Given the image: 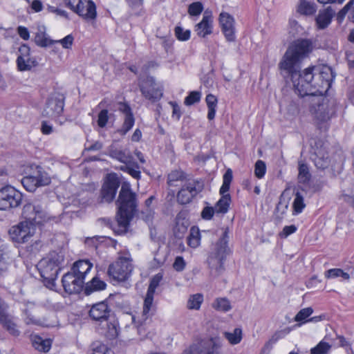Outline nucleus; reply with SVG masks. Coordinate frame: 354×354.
Masks as SVG:
<instances>
[{
  "label": "nucleus",
  "instance_id": "9b49d317",
  "mask_svg": "<svg viewBox=\"0 0 354 354\" xmlns=\"http://www.w3.org/2000/svg\"><path fill=\"white\" fill-rule=\"evenodd\" d=\"M314 74L322 78V82H318L319 93L326 94L331 86L335 74L331 67L327 65L313 66Z\"/></svg>",
  "mask_w": 354,
  "mask_h": 354
},
{
  "label": "nucleus",
  "instance_id": "a18cd8bd",
  "mask_svg": "<svg viewBox=\"0 0 354 354\" xmlns=\"http://www.w3.org/2000/svg\"><path fill=\"white\" fill-rule=\"evenodd\" d=\"M92 354H113L111 349L100 342H95L92 344Z\"/></svg>",
  "mask_w": 354,
  "mask_h": 354
},
{
  "label": "nucleus",
  "instance_id": "f3484780",
  "mask_svg": "<svg viewBox=\"0 0 354 354\" xmlns=\"http://www.w3.org/2000/svg\"><path fill=\"white\" fill-rule=\"evenodd\" d=\"M219 24L226 40L229 42L235 41L234 19L229 13L222 12L219 15Z\"/></svg>",
  "mask_w": 354,
  "mask_h": 354
},
{
  "label": "nucleus",
  "instance_id": "f257e3e1",
  "mask_svg": "<svg viewBox=\"0 0 354 354\" xmlns=\"http://www.w3.org/2000/svg\"><path fill=\"white\" fill-rule=\"evenodd\" d=\"M313 48L309 39H298L289 46L279 64L281 74L285 78L290 77L294 88L301 95H306L304 102L310 104V110L316 114L317 120L325 122L335 114V109L326 102L324 94L318 91V82L322 78L314 74L313 66L301 71V61L308 56Z\"/></svg>",
  "mask_w": 354,
  "mask_h": 354
},
{
  "label": "nucleus",
  "instance_id": "69168bd1",
  "mask_svg": "<svg viewBox=\"0 0 354 354\" xmlns=\"http://www.w3.org/2000/svg\"><path fill=\"white\" fill-rule=\"evenodd\" d=\"M73 37L71 35H68L64 38L60 40H55V43H59L64 48H70L73 42Z\"/></svg>",
  "mask_w": 354,
  "mask_h": 354
},
{
  "label": "nucleus",
  "instance_id": "3c124183",
  "mask_svg": "<svg viewBox=\"0 0 354 354\" xmlns=\"http://www.w3.org/2000/svg\"><path fill=\"white\" fill-rule=\"evenodd\" d=\"M214 307L223 312H227L231 309L230 301L225 298L217 299L214 304Z\"/></svg>",
  "mask_w": 354,
  "mask_h": 354
},
{
  "label": "nucleus",
  "instance_id": "8fccbe9b",
  "mask_svg": "<svg viewBox=\"0 0 354 354\" xmlns=\"http://www.w3.org/2000/svg\"><path fill=\"white\" fill-rule=\"evenodd\" d=\"M162 279V274L158 273L156 275H154L150 281L147 293L154 295L156 289L159 286L160 282L161 281Z\"/></svg>",
  "mask_w": 354,
  "mask_h": 354
},
{
  "label": "nucleus",
  "instance_id": "6e6552de",
  "mask_svg": "<svg viewBox=\"0 0 354 354\" xmlns=\"http://www.w3.org/2000/svg\"><path fill=\"white\" fill-rule=\"evenodd\" d=\"M36 227L29 222L21 221L12 226L8 231L10 239L19 243H24L35 234Z\"/></svg>",
  "mask_w": 354,
  "mask_h": 354
},
{
  "label": "nucleus",
  "instance_id": "7ed1b4c3",
  "mask_svg": "<svg viewBox=\"0 0 354 354\" xmlns=\"http://www.w3.org/2000/svg\"><path fill=\"white\" fill-rule=\"evenodd\" d=\"M228 229H225L221 237L212 245L207 262L210 270V274L214 277L221 274L224 270V261L230 253L227 246Z\"/></svg>",
  "mask_w": 354,
  "mask_h": 354
},
{
  "label": "nucleus",
  "instance_id": "1a4fd4ad",
  "mask_svg": "<svg viewBox=\"0 0 354 354\" xmlns=\"http://www.w3.org/2000/svg\"><path fill=\"white\" fill-rule=\"evenodd\" d=\"M221 346V343L218 338H211L192 345L183 354H218Z\"/></svg>",
  "mask_w": 354,
  "mask_h": 354
},
{
  "label": "nucleus",
  "instance_id": "09e8293b",
  "mask_svg": "<svg viewBox=\"0 0 354 354\" xmlns=\"http://www.w3.org/2000/svg\"><path fill=\"white\" fill-rule=\"evenodd\" d=\"M194 196L187 191L181 188L177 194V201L179 203L185 205L189 203Z\"/></svg>",
  "mask_w": 354,
  "mask_h": 354
},
{
  "label": "nucleus",
  "instance_id": "412c9836",
  "mask_svg": "<svg viewBox=\"0 0 354 354\" xmlns=\"http://www.w3.org/2000/svg\"><path fill=\"white\" fill-rule=\"evenodd\" d=\"M311 159L315 166L321 170H324L330 165V158L328 151L324 147L317 148L311 156Z\"/></svg>",
  "mask_w": 354,
  "mask_h": 354
},
{
  "label": "nucleus",
  "instance_id": "9d476101",
  "mask_svg": "<svg viewBox=\"0 0 354 354\" xmlns=\"http://www.w3.org/2000/svg\"><path fill=\"white\" fill-rule=\"evenodd\" d=\"M22 215L25 218L24 222H29L33 224L35 227L37 225H41L48 220L46 212L39 205L26 204L23 207Z\"/></svg>",
  "mask_w": 354,
  "mask_h": 354
},
{
  "label": "nucleus",
  "instance_id": "473e14b6",
  "mask_svg": "<svg viewBox=\"0 0 354 354\" xmlns=\"http://www.w3.org/2000/svg\"><path fill=\"white\" fill-rule=\"evenodd\" d=\"M230 203L231 197L230 194H227L226 196H222L214 207L216 214H226L228 212Z\"/></svg>",
  "mask_w": 354,
  "mask_h": 354
},
{
  "label": "nucleus",
  "instance_id": "423d86ee",
  "mask_svg": "<svg viewBox=\"0 0 354 354\" xmlns=\"http://www.w3.org/2000/svg\"><path fill=\"white\" fill-rule=\"evenodd\" d=\"M132 259L129 257H120L108 268V274L115 281H124L128 279L133 270Z\"/></svg>",
  "mask_w": 354,
  "mask_h": 354
},
{
  "label": "nucleus",
  "instance_id": "f8f14e48",
  "mask_svg": "<svg viewBox=\"0 0 354 354\" xmlns=\"http://www.w3.org/2000/svg\"><path fill=\"white\" fill-rule=\"evenodd\" d=\"M120 182L115 174L107 176L100 192V203H111L115 198Z\"/></svg>",
  "mask_w": 354,
  "mask_h": 354
},
{
  "label": "nucleus",
  "instance_id": "603ef678",
  "mask_svg": "<svg viewBox=\"0 0 354 354\" xmlns=\"http://www.w3.org/2000/svg\"><path fill=\"white\" fill-rule=\"evenodd\" d=\"M24 314L25 315L24 322L26 324H28V325H29V324L41 325V322L40 321V319L35 317L30 309L26 308L24 310Z\"/></svg>",
  "mask_w": 354,
  "mask_h": 354
},
{
  "label": "nucleus",
  "instance_id": "a19ab883",
  "mask_svg": "<svg viewBox=\"0 0 354 354\" xmlns=\"http://www.w3.org/2000/svg\"><path fill=\"white\" fill-rule=\"evenodd\" d=\"M325 277L328 279L342 277L343 280L348 281L350 279L348 273L344 272L340 268H333L325 272Z\"/></svg>",
  "mask_w": 354,
  "mask_h": 354
},
{
  "label": "nucleus",
  "instance_id": "4d7b16f0",
  "mask_svg": "<svg viewBox=\"0 0 354 354\" xmlns=\"http://www.w3.org/2000/svg\"><path fill=\"white\" fill-rule=\"evenodd\" d=\"M175 35L180 41H187L190 38V30H184L180 26H176L174 29Z\"/></svg>",
  "mask_w": 354,
  "mask_h": 354
},
{
  "label": "nucleus",
  "instance_id": "20e7f679",
  "mask_svg": "<svg viewBox=\"0 0 354 354\" xmlns=\"http://www.w3.org/2000/svg\"><path fill=\"white\" fill-rule=\"evenodd\" d=\"M26 174V176L21 179V184L30 192H35L38 187L48 185L51 182L48 174L39 165H30Z\"/></svg>",
  "mask_w": 354,
  "mask_h": 354
},
{
  "label": "nucleus",
  "instance_id": "c9c22d12",
  "mask_svg": "<svg viewBox=\"0 0 354 354\" xmlns=\"http://www.w3.org/2000/svg\"><path fill=\"white\" fill-rule=\"evenodd\" d=\"M205 101L208 109L207 118L212 120L215 118L218 100L215 95L208 94L206 96Z\"/></svg>",
  "mask_w": 354,
  "mask_h": 354
},
{
  "label": "nucleus",
  "instance_id": "5fc2aeb1",
  "mask_svg": "<svg viewBox=\"0 0 354 354\" xmlns=\"http://www.w3.org/2000/svg\"><path fill=\"white\" fill-rule=\"evenodd\" d=\"M330 348V345L325 342H320L310 350L311 354H326Z\"/></svg>",
  "mask_w": 354,
  "mask_h": 354
},
{
  "label": "nucleus",
  "instance_id": "6ab92c4d",
  "mask_svg": "<svg viewBox=\"0 0 354 354\" xmlns=\"http://www.w3.org/2000/svg\"><path fill=\"white\" fill-rule=\"evenodd\" d=\"M295 91L299 96V97L296 100H292L289 102L288 104H286L287 111L289 113V114L295 115L301 111L304 113L306 108H308L309 111L316 117V114L313 113L310 110V104L304 102V100H306L307 96L301 95L295 90ZM285 102L286 100L282 101L281 102V106L285 105Z\"/></svg>",
  "mask_w": 354,
  "mask_h": 354
},
{
  "label": "nucleus",
  "instance_id": "72a5a7b5",
  "mask_svg": "<svg viewBox=\"0 0 354 354\" xmlns=\"http://www.w3.org/2000/svg\"><path fill=\"white\" fill-rule=\"evenodd\" d=\"M187 180V175L181 170L172 171L168 175L167 184L171 187L178 186V182H184Z\"/></svg>",
  "mask_w": 354,
  "mask_h": 354
},
{
  "label": "nucleus",
  "instance_id": "2eb2a0df",
  "mask_svg": "<svg viewBox=\"0 0 354 354\" xmlns=\"http://www.w3.org/2000/svg\"><path fill=\"white\" fill-rule=\"evenodd\" d=\"M96 329L98 333L109 339L118 337L120 332L118 321L113 316L97 324Z\"/></svg>",
  "mask_w": 354,
  "mask_h": 354
},
{
  "label": "nucleus",
  "instance_id": "bf43d9fd",
  "mask_svg": "<svg viewBox=\"0 0 354 354\" xmlns=\"http://www.w3.org/2000/svg\"><path fill=\"white\" fill-rule=\"evenodd\" d=\"M266 171V166L263 160H259L255 163L254 174L258 178L264 176Z\"/></svg>",
  "mask_w": 354,
  "mask_h": 354
},
{
  "label": "nucleus",
  "instance_id": "c85d7f7f",
  "mask_svg": "<svg viewBox=\"0 0 354 354\" xmlns=\"http://www.w3.org/2000/svg\"><path fill=\"white\" fill-rule=\"evenodd\" d=\"M35 44L40 47H47L55 44V40L50 39L46 34V28L39 26L35 37Z\"/></svg>",
  "mask_w": 354,
  "mask_h": 354
},
{
  "label": "nucleus",
  "instance_id": "39448f33",
  "mask_svg": "<svg viewBox=\"0 0 354 354\" xmlns=\"http://www.w3.org/2000/svg\"><path fill=\"white\" fill-rule=\"evenodd\" d=\"M62 260V257L55 252H50L43 258L38 263L41 277L49 281H55L60 270L59 266Z\"/></svg>",
  "mask_w": 354,
  "mask_h": 354
},
{
  "label": "nucleus",
  "instance_id": "e2e57ef3",
  "mask_svg": "<svg viewBox=\"0 0 354 354\" xmlns=\"http://www.w3.org/2000/svg\"><path fill=\"white\" fill-rule=\"evenodd\" d=\"M83 0H64V5L73 12L77 13L80 6L82 5Z\"/></svg>",
  "mask_w": 354,
  "mask_h": 354
},
{
  "label": "nucleus",
  "instance_id": "5701e85b",
  "mask_svg": "<svg viewBox=\"0 0 354 354\" xmlns=\"http://www.w3.org/2000/svg\"><path fill=\"white\" fill-rule=\"evenodd\" d=\"M140 91L145 98L156 102L162 95V91L155 87V81L150 77L145 84L141 86Z\"/></svg>",
  "mask_w": 354,
  "mask_h": 354
},
{
  "label": "nucleus",
  "instance_id": "2f4dec72",
  "mask_svg": "<svg viewBox=\"0 0 354 354\" xmlns=\"http://www.w3.org/2000/svg\"><path fill=\"white\" fill-rule=\"evenodd\" d=\"M31 341L32 346L39 351L47 352L50 348L51 342L48 339H43L39 335H32Z\"/></svg>",
  "mask_w": 354,
  "mask_h": 354
},
{
  "label": "nucleus",
  "instance_id": "0eeeda50",
  "mask_svg": "<svg viewBox=\"0 0 354 354\" xmlns=\"http://www.w3.org/2000/svg\"><path fill=\"white\" fill-rule=\"evenodd\" d=\"M22 200V193L12 186L7 185L0 189L1 210L17 208L21 205Z\"/></svg>",
  "mask_w": 354,
  "mask_h": 354
},
{
  "label": "nucleus",
  "instance_id": "f704fd0d",
  "mask_svg": "<svg viewBox=\"0 0 354 354\" xmlns=\"http://www.w3.org/2000/svg\"><path fill=\"white\" fill-rule=\"evenodd\" d=\"M224 337L232 345H236L241 342L243 338V332L241 328H236L232 332H224Z\"/></svg>",
  "mask_w": 354,
  "mask_h": 354
},
{
  "label": "nucleus",
  "instance_id": "864d4df0",
  "mask_svg": "<svg viewBox=\"0 0 354 354\" xmlns=\"http://www.w3.org/2000/svg\"><path fill=\"white\" fill-rule=\"evenodd\" d=\"M6 248L3 241L0 238V277L2 276L8 270V265L3 260V252Z\"/></svg>",
  "mask_w": 354,
  "mask_h": 354
},
{
  "label": "nucleus",
  "instance_id": "6e6d98bb",
  "mask_svg": "<svg viewBox=\"0 0 354 354\" xmlns=\"http://www.w3.org/2000/svg\"><path fill=\"white\" fill-rule=\"evenodd\" d=\"M313 310L312 308H305L300 310L298 313L296 315L295 317V321L296 322H303L304 323L306 322V319L313 313Z\"/></svg>",
  "mask_w": 354,
  "mask_h": 354
},
{
  "label": "nucleus",
  "instance_id": "0e129e2a",
  "mask_svg": "<svg viewBox=\"0 0 354 354\" xmlns=\"http://www.w3.org/2000/svg\"><path fill=\"white\" fill-rule=\"evenodd\" d=\"M286 333L282 330L276 332L266 343V346L272 347V345L277 342L280 339L284 337Z\"/></svg>",
  "mask_w": 354,
  "mask_h": 354
},
{
  "label": "nucleus",
  "instance_id": "37998d69",
  "mask_svg": "<svg viewBox=\"0 0 354 354\" xmlns=\"http://www.w3.org/2000/svg\"><path fill=\"white\" fill-rule=\"evenodd\" d=\"M203 301V297L201 294H195L191 295L187 301V308L189 309L198 310Z\"/></svg>",
  "mask_w": 354,
  "mask_h": 354
},
{
  "label": "nucleus",
  "instance_id": "7c9ffc66",
  "mask_svg": "<svg viewBox=\"0 0 354 354\" xmlns=\"http://www.w3.org/2000/svg\"><path fill=\"white\" fill-rule=\"evenodd\" d=\"M317 6L314 2H311L307 0H300L297 11L303 15H313L316 12Z\"/></svg>",
  "mask_w": 354,
  "mask_h": 354
},
{
  "label": "nucleus",
  "instance_id": "58836bf2",
  "mask_svg": "<svg viewBox=\"0 0 354 354\" xmlns=\"http://www.w3.org/2000/svg\"><path fill=\"white\" fill-rule=\"evenodd\" d=\"M232 180V171L230 169H228L223 175V184L220 188L219 193L222 196H226L228 194L230 184Z\"/></svg>",
  "mask_w": 354,
  "mask_h": 354
},
{
  "label": "nucleus",
  "instance_id": "b1692460",
  "mask_svg": "<svg viewBox=\"0 0 354 354\" xmlns=\"http://www.w3.org/2000/svg\"><path fill=\"white\" fill-rule=\"evenodd\" d=\"M76 14L85 21H93L97 17L96 6L91 0H83Z\"/></svg>",
  "mask_w": 354,
  "mask_h": 354
},
{
  "label": "nucleus",
  "instance_id": "dca6fc26",
  "mask_svg": "<svg viewBox=\"0 0 354 354\" xmlns=\"http://www.w3.org/2000/svg\"><path fill=\"white\" fill-rule=\"evenodd\" d=\"M63 288L68 294L79 293L84 287V281L73 271L65 274L62 279Z\"/></svg>",
  "mask_w": 354,
  "mask_h": 354
},
{
  "label": "nucleus",
  "instance_id": "774afa93",
  "mask_svg": "<svg viewBox=\"0 0 354 354\" xmlns=\"http://www.w3.org/2000/svg\"><path fill=\"white\" fill-rule=\"evenodd\" d=\"M354 4V0H350L345 6L344 7L339 11L337 13V19L339 21H342L348 11L350 10V8L353 6Z\"/></svg>",
  "mask_w": 354,
  "mask_h": 354
},
{
  "label": "nucleus",
  "instance_id": "cd10ccee",
  "mask_svg": "<svg viewBox=\"0 0 354 354\" xmlns=\"http://www.w3.org/2000/svg\"><path fill=\"white\" fill-rule=\"evenodd\" d=\"M93 264L88 260H80L76 261L73 268L72 271L78 277H82L84 281L86 274L91 270Z\"/></svg>",
  "mask_w": 354,
  "mask_h": 354
},
{
  "label": "nucleus",
  "instance_id": "49530a36",
  "mask_svg": "<svg viewBox=\"0 0 354 354\" xmlns=\"http://www.w3.org/2000/svg\"><path fill=\"white\" fill-rule=\"evenodd\" d=\"M134 122L135 119L133 114L125 115L123 125L118 131L121 135L126 134L133 127Z\"/></svg>",
  "mask_w": 354,
  "mask_h": 354
},
{
  "label": "nucleus",
  "instance_id": "680f3d73",
  "mask_svg": "<svg viewBox=\"0 0 354 354\" xmlns=\"http://www.w3.org/2000/svg\"><path fill=\"white\" fill-rule=\"evenodd\" d=\"M108 120L109 111L106 109L102 110L98 114L97 125L101 128H104L106 125Z\"/></svg>",
  "mask_w": 354,
  "mask_h": 354
},
{
  "label": "nucleus",
  "instance_id": "de8ad7c7",
  "mask_svg": "<svg viewBox=\"0 0 354 354\" xmlns=\"http://www.w3.org/2000/svg\"><path fill=\"white\" fill-rule=\"evenodd\" d=\"M154 198H155L153 196H151L149 198H148L145 201V203L146 209L145 211L144 210L142 211L143 219L147 222L150 221L153 216V212L152 209L150 208V205L152 203Z\"/></svg>",
  "mask_w": 354,
  "mask_h": 354
},
{
  "label": "nucleus",
  "instance_id": "f03ea898",
  "mask_svg": "<svg viewBox=\"0 0 354 354\" xmlns=\"http://www.w3.org/2000/svg\"><path fill=\"white\" fill-rule=\"evenodd\" d=\"M118 210L116 222L118 229V234H123L127 231L129 223L138 211L137 194L132 191L129 183L122 184L116 201Z\"/></svg>",
  "mask_w": 354,
  "mask_h": 354
},
{
  "label": "nucleus",
  "instance_id": "a878e982",
  "mask_svg": "<svg viewBox=\"0 0 354 354\" xmlns=\"http://www.w3.org/2000/svg\"><path fill=\"white\" fill-rule=\"evenodd\" d=\"M0 324L10 335L14 337H18L21 334L14 317L10 314L0 320Z\"/></svg>",
  "mask_w": 354,
  "mask_h": 354
},
{
  "label": "nucleus",
  "instance_id": "13d9d810",
  "mask_svg": "<svg viewBox=\"0 0 354 354\" xmlns=\"http://www.w3.org/2000/svg\"><path fill=\"white\" fill-rule=\"evenodd\" d=\"M203 10V6L199 1L191 3L188 8V13L192 16H198Z\"/></svg>",
  "mask_w": 354,
  "mask_h": 354
},
{
  "label": "nucleus",
  "instance_id": "aec40b11",
  "mask_svg": "<svg viewBox=\"0 0 354 354\" xmlns=\"http://www.w3.org/2000/svg\"><path fill=\"white\" fill-rule=\"evenodd\" d=\"M194 31L201 37H205L213 32V17L211 12L203 13L202 20L194 28Z\"/></svg>",
  "mask_w": 354,
  "mask_h": 354
},
{
  "label": "nucleus",
  "instance_id": "393cba45",
  "mask_svg": "<svg viewBox=\"0 0 354 354\" xmlns=\"http://www.w3.org/2000/svg\"><path fill=\"white\" fill-rule=\"evenodd\" d=\"M109 155L112 158L116 159L125 164H130L133 160L131 153L127 150L111 147L109 151Z\"/></svg>",
  "mask_w": 354,
  "mask_h": 354
},
{
  "label": "nucleus",
  "instance_id": "4be33fe9",
  "mask_svg": "<svg viewBox=\"0 0 354 354\" xmlns=\"http://www.w3.org/2000/svg\"><path fill=\"white\" fill-rule=\"evenodd\" d=\"M335 15V10L331 6H328L326 8L319 10L318 15L315 17L317 28L319 30L326 28L330 24Z\"/></svg>",
  "mask_w": 354,
  "mask_h": 354
},
{
  "label": "nucleus",
  "instance_id": "79ce46f5",
  "mask_svg": "<svg viewBox=\"0 0 354 354\" xmlns=\"http://www.w3.org/2000/svg\"><path fill=\"white\" fill-rule=\"evenodd\" d=\"M147 318L142 317L141 319H136L132 317V322L134 326L137 328L138 334L141 337H145L147 335L146 321Z\"/></svg>",
  "mask_w": 354,
  "mask_h": 354
},
{
  "label": "nucleus",
  "instance_id": "a211bd4d",
  "mask_svg": "<svg viewBox=\"0 0 354 354\" xmlns=\"http://www.w3.org/2000/svg\"><path fill=\"white\" fill-rule=\"evenodd\" d=\"M64 106V98L62 96H52L47 100L42 114L46 117L55 118L63 112Z\"/></svg>",
  "mask_w": 354,
  "mask_h": 354
},
{
  "label": "nucleus",
  "instance_id": "ea45409f",
  "mask_svg": "<svg viewBox=\"0 0 354 354\" xmlns=\"http://www.w3.org/2000/svg\"><path fill=\"white\" fill-rule=\"evenodd\" d=\"M310 174L309 172L308 167L306 164L301 163L299 164V174L298 180L300 183L306 184L309 182L310 179Z\"/></svg>",
  "mask_w": 354,
  "mask_h": 354
},
{
  "label": "nucleus",
  "instance_id": "ddd939ff",
  "mask_svg": "<svg viewBox=\"0 0 354 354\" xmlns=\"http://www.w3.org/2000/svg\"><path fill=\"white\" fill-rule=\"evenodd\" d=\"M18 53L17 66L19 71H30L32 68L37 65L35 58L30 57V48L28 45L22 44L19 47Z\"/></svg>",
  "mask_w": 354,
  "mask_h": 354
},
{
  "label": "nucleus",
  "instance_id": "338daca9",
  "mask_svg": "<svg viewBox=\"0 0 354 354\" xmlns=\"http://www.w3.org/2000/svg\"><path fill=\"white\" fill-rule=\"evenodd\" d=\"M214 213H216L214 207H205L201 212V217L205 220H210L212 218Z\"/></svg>",
  "mask_w": 354,
  "mask_h": 354
},
{
  "label": "nucleus",
  "instance_id": "e433bc0d",
  "mask_svg": "<svg viewBox=\"0 0 354 354\" xmlns=\"http://www.w3.org/2000/svg\"><path fill=\"white\" fill-rule=\"evenodd\" d=\"M153 295H154L147 293L144 301L142 317L148 318L153 314Z\"/></svg>",
  "mask_w": 354,
  "mask_h": 354
},
{
  "label": "nucleus",
  "instance_id": "bb28decb",
  "mask_svg": "<svg viewBox=\"0 0 354 354\" xmlns=\"http://www.w3.org/2000/svg\"><path fill=\"white\" fill-rule=\"evenodd\" d=\"M106 283L97 276L94 277L90 281L86 283L84 293L89 295L93 292L101 291L106 288Z\"/></svg>",
  "mask_w": 354,
  "mask_h": 354
},
{
  "label": "nucleus",
  "instance_id": "c03bdc74",
  "mask_svg": "<svg viewBox=\"0 0 354 354\" xmlns=\"http://www.w3.org/2000/svg\"><path fill=\"white\" fill-rule=\"evenodd\" d=\"M294 214H300L304 208L305 207V204L304 202V197L301 194L300 192H297L295 194V198L292 204Z\"/></svg>",
  "mask_w": 354,
  "mask_h": 354
},
{
  "label": "nucleus",
  "instance_id": "c756f323",
  "mask_svg": "<svg viewBox=\"0 0 354 354\" xmlns=\"http://www.w3.org/2000/svg\"><path fill=\"white\" fill-rule=\"evenodd\" d=\"M204 184L202 181L196 180H189L182 186L181 188L187 191L190 194L195 197L203 189Z\"/></svg>",
  "mask_w": 354,
  "mask_h": 354
},
{
  "label": "nucleus",
  "instance_id": "4c0bfd02",
  "mask_svg": "<svg viewBox=\"0 0 354 354\" xmlns=\"http://www.w3.org/2000/svg\"><path fill=\"white\" fill-rule=\"evenodd\" d=\"M120 169L128 173L136 179H140L141 177L139 165L136 162L131 161L130 164H125L124 165L121 166Z\"/></svg>",
  "mask_w": 354,
  "mask_h": 354
},
{
  "label": "nucleus",
  "instance_id": "052dcab7",
  "mask_svg": "<svg viewBox=\"0 0 354 354\" xmlns=\"http://www.w3.org/2000/svg\"><path fill=\"white\" fill-rule=\"evenodd\" d=\"M201 100V93L198 91H192L185 99V104L187 106L192 105L198 102Z\"/></svg>",
  "mask_w": 354,
  "mask_h": 354
},
{
  "label": "nucleus",
  "instance_id": "4468645a",
  "mask_svg": "<svg viewBox=\"0 0 354 354\" xmlns=\"http://www.w3.org/2000/svg\"><path fill=\"white\" fill-rule=\"evenodd\" d=\"M88 316L96 325L113 317L111 309L105 301L93 304L88 311Z\"/></svg>",
  "mask_w": 354,
  "mask_h": 354
}]
</instances>
